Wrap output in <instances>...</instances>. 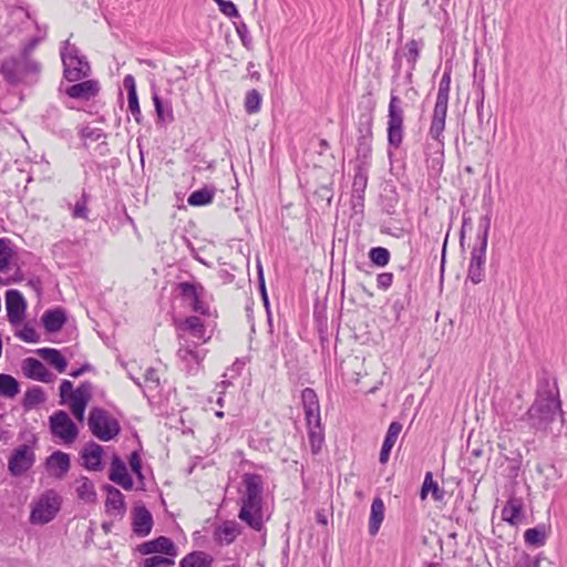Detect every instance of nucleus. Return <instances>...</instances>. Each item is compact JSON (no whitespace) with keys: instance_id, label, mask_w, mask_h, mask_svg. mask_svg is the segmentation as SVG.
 Segmentation results:
<instances>
[{"instance_id":"1","label":"nucleus","mask_w":567,"mask_h":567,"mask_svg":"<svg viewBox=\"0 0 567 567\" xmlns=\"http://www.w3.org/2000/svg\"><path fill=\"white\" fill-rule=\"evenodd\" d=\"M563 422L561 402L556 382L543 377L538 380L536 398L519 421L526 422L535 432H546L556 421Z\"/></svg>"},{"instance_id":"2","label":"nucleus","mask_w":567,"mask_h":567,"mask_svg":"<svg viewBox=\"0 0 567 567\" xmlns=\"http://www.w3.org/2000/svg\"><path fill=\"white\" fill-rule=\"evenodd\" d=\"M245 493L240 498L241 507L238 518L250 528L260 532L264 528L262 518V477L259 474L246 473L243 476Z\"/></svg>"},{"instance_id":"3","label":"nucleus","mask_w":567,"mask_h":567,"mask_svg":"<svg viewBox=\"0 0 567 567\" xmlns=\"http://www.w3.org/2000/svg\"><path fill=\"white\" fill-rule=\"evenodd\" d=\"M451 74L452 69L445 66L444 73L439 84L436 102L434 105L431 126L429 130L430 136L437 142H441L445 128V120L451 87Z\"/></svg>"},{"instance_id":"4","label":"nucleus","mask_w":567,"mask_h":567,"mask_svg":"<svg viewBox=\"0 0 567 567\" xmlns=\"http://www.w3.org/2000/svg\"><path fill=\"white\" fill-rule=\"evenodd\" d=\"M102 91L97 79H84L73 82V110L83 111L90 115L99 113L96 100Z\"/></svg>"},{"instance_id":"5","label":"nucleus","mask_w":567,"mask_h":567,"mask_svg":"<svg viewBox=\"0 0 567 567\" xmlns=\"http://www.w3.org/2000/svg\"><path fill=\"white\" fill-rule=\"evenodd\" d=\"M62 498L54 491H47L34 498L30 504L29 520L32 525L50 523L60 512Z\"/></svg>"},{"instance_id":"6","label":"nucleus","mask_w":567,"mask_h":567,"mask_svg":"<svg viewBox=\"0 0 567 567\" xmlns=\"http://www.w3.org/2000/svg\"><path fill=\"white\" fill-rule=\"evenodd\" d=\"M87 425L92 434L104 442L113 440L121 431L118 421L102 408L90 411Z\"/></svg>"},{"instance_id":"7","label":"nucleus","mask_w":567,"mask_h":567,"mask_svg":"<svg viewBox=\"0 0 567 567\" xmlns=\"http://www.w3.org/2000/svg\"><path fill=\"white\" fill-rule=\"evenodd\" d=\"M401 103V99L392 92L388 109L386 137L389 147L395 150L402 145L404 135V111Z\"/></svg>"},{"instance_id":"8","label":"nucleus","mask_w":567,"mask_h":567,"mask_svg":"<svg viewBox=\"0 0 567 567\" xmlns=\"http://www.w3.org/2000/svg\"><path fill=\"white\" fill-rule=\"evenodd\" d=\"M27 300L17 289H10L6 292V311L8 321L12 327L21 326L25 318Z\"/></svg>"},{"instance_id":"9","label":"nucleus","mask_w":567,"mask_h":567,"mask_svg":"<svg viewBox=\"0 0 567 567\" xmlns=\"http://www.w3.org/2000/svg\"><path fill=\"white\" fill-rule=\"evenodd\" d=\"M177 290L182 299L188 302L193 310L200 315H208L209 307L202 301L204 287L199 282L183 281L177 285Z\"/></svg>"},{"instance_id":"10","label":"nucleus","mask_w":567,"mask_h":567,"mask_svg":"<svg viewBox=\"0 0 567 567\" xmlns=\"http://www.w3.org/2000/svg\"><path fill=\"white\" fill-rule=\"evenodd\" d=\"M136 550L141 555L162 554L172 559L178 555L177 546L166 536H159L155 539L144 542L136 547Z\"/></svg>"},{"instance_id":"11","label":"nucleus","mask_w":567,"mask_h":567,"mask_svg":"<svg viewBox=\"0 0 567 567\" xmlns=\"http://www.w3.org/2000/svg\"><path fill=\"white\" fill-rule=\"evenodd\" d=\"M301 402L305 411L307 429H318L321 425L320 404L316 391L311 388H306L301 392Z\"/></svg>"},{"instance_id":"12","label":"nucleus","mask_w":567,"mask_h":567,"mask_svg":"<svg viewBox=\"0 0 567 567\" xmlns=\"http://www.w3.org/2000/svg\"><path fill=\"white\" fill-rule=\"evenodd\" d=\"M35 455L33 450L28 445L19 446L8 462L11 474L18 476L27 472L34 463Z\"/></svg>"},{"instance_id":"13","label":"nucleus","mask_w":567,"mask_h":567,"mask_svg":"<svg viewBox=\"0 0 567 567\" xmlns=\"http://www.w3.org/2000/svg\"><path fill=\"white\" fill-rule=\"evenodd\" d=\"M485 245H477L471 251V261L467 270V279L477 285L483 281L485 277V260H486Z\"/></svg>"},{"instance_id":"14","label":"nucleus","mask_w":567,"mask_h":567,"mask_svg":"<svg viewBox=\"0 0 567 567\" xmlns=\"http://www.w3.org/2000/svg\"><path fill=\"white\" fill-rule=\"evenodd\" d=\"M154 525L151 512L144 506H135L132 513V529L138 537H146L151 534Z\"/></svg>"},{"instance_id":"15","label":"nucleus","mask_w":567,"mask_h":567,"mask_svg":"<svg viewBox=\"0 0 567 567\" xmlns=\"http://www.w3.org/2000/svg\"><path fill=\"white\" fill-rule=\"evenodd\" d=\"M51 433L68 444L71 442V419L64 411H56L49 417Z\"/></svg>"},{"instance_id":"16","label":"nucleus","mask_w":567,"mask_h":567,"mask_svg":"<svg viewBox=\"0 0 567 567\" xmlns=\"http://www.w3.org/2000/svg\"><path fill=\"white\" fill-rule=\"evenodd\" d=\"M179 340H183V336L179 334ZM197 343L188 344L187 340L184 343L181 342V347L177 350V358L185 363L187 372H196L199 368L203 357L195 350Z\"/></svg>"},{"instance_id":"17","label":"nucleus","mask_w":567,"mask_h":567,"mask_svg":"<svg viewBox=\"0 0 567 567\" xmlns=\"http://www.w3.org/2000/svg\"><path fill=\"white\" fill-rule=\"evenodd\" d=\"M0 74L10 85H18L23 81L22 65L14 56H9L1 61Z\"/></svg>"},{"instance_id":"18","label":"nucleus","mask_w":567,"mask_h":567,"mask_svg":"<svg viewBox=\"0 0 567 567\" xmlns=\"http://www.w3.org/2000/svg\"><path fill=\"white\" fill-rule=\"evenodd\" d=\"M109 478L124 489L133 488V480L130 476L125 463L120 456L114 455L111 462Z\"/></svg>"},{"instance_id":"19","label":"nucleus","mask_w":567,"mask_h":567,"mask_svg":"<svg viewBox=\"0 0 567 567\" xmlns=\"http://www.w3.org/2000/svg\"><path fill=\"white\" fill-rule=\"evenodd\" d=\"M69 467L70 456L61 451L52 453L45 461V470L52 477H63L68 473Z\"/></svg>"},{"instance_id":"20","label":"nucleus","mask_w":567,"mask_h":567,"mask_svg":"<svg viewBox=\"0 0 567 567\" xmlns=\"http://www.w3.org/2000/svg\"><path fill=\"white\" fill-rule=\"evenodd\" d=\"M103 447L95 443H87L81 451V457L83 460V466L90 471H101Z\"/></svg>"},{"instance_id":"21","label":"nucleus","mask_w":567,"mask_h":567,"mask_svg":"<svg viewBox=\"0 0 567 567\" xmlns=\"http://www.w3.org/2000/svg\"><path fill=\"white\" fill-rule=\"evenodd\" d=\"M16 251L13 244L9 238H0V274H7L13 266ZM10 284L9 279H3L0 276V285L7 286Z\"/></svg>"},{"instance_id":"22","label":"nucleus","mask_w":567,"mask_h":567,"mask_svg":"<svg viewBox=\"0 0 567 567\" xmlns=\"http://www.w3.org/2000/svg\"><path fill=\"white\" fill-rule=\"evenodd\" d=\"M241 533L240 525L235 520H225L221 525L215 528L214 539L219 545H230L235 542Z\"/></svg>"},{"instance_id":"23","label":"nucleus","mask_w":567,"mask_h":567,"mask_svg":"<svg viewBox=\"0 0 567 567\" xmlns=\"http://www.w3.org/2000/svg\"><path fill=\"white\" fill-rule=\"evenodd\" d=\"M401 431L402 424L400 422L393 421L390 423L380 451L379 461L381 464H386L389 462L391 450L393 449Z\"/></svg>"},{"instance_id":"24","label":"nucleus","mask_w":567,"mask_h":567,"mask_svg":"<svg viewBox=\"0 0 567 567\" xmlns=\"http://www.w3.org/2000/svg\"><path fill=\"white\" fill-rule=\"evenodd\" d=\"M24 374L28 378L41 381L50 382L52 379L51 373L47 367L37 359L28 358L23 362Z\"/></svg>"},{"instance_id":"25","label":"nucleus","mask_w":567,"mask_h":567,"mask_svg":"<svg viewBox=\"0 0 567 567\" xmlns=\"http://www.w3.org/2000/svg\"><path fill=\"white\" fill-rule=\"evenodd\" d=\"M385 506L381 497H375L371 504L370 517H369V533L371 536H375L381 527L384 519Z\"/></svg>"},{"instance_id":"26","label":"nucleus","mask_w":567,"mask_h":567,"mask_svg":"<svg viewBox=\"0 0 567 567\" xmlns=\"http://www.w3.org/2000/svg\"><path fill=\"white\" fill-rule=\"evenodd\" d=\"M78 134L84 147H89L91 143L100 140H106L107 135L103 128L93 127L90 124H82L78 126ZM101 145H106L103 141Z\"/></svg>"},{"instance_id":"27","label":"nucleus","mask_w":567,"mask_h":567,"mask_svg":"<svg viewBox=\"0 0 567 567\" xmlns=\"http://www.w3.org/2000/svg\"><path fill=\"white\" fill-rule=\"evenodd\" d=\"M92 75V68L86 56L73 45V82L87 79Z\"/></svg>"},{"instance_id":"28","label":"nucleus","mask_w":567,"mask_h":567,"mask_svg":"<svg viewBox=\"0 0 567 567\" xmlns=\"http://www.w3.org/2000/svg\"><path fill=\"white\" fill-rule=\"evenodd\" d=\"M178 329L188 332L193 338L206 342V329L200 318L190 316L179 323Z\"/></svg>"},{"instance_id":"29","label":"nucleus","mask_w":567,"mask_h":567,"mask_svg":"<svg viewBox=\"0 0 567 567\" xmlns=\"http://www.w3.org/2000/svg\"><path fill=\"white\" fill-rule=\"evenodd\" d=\"M41 321L48 332H56L63 327L64 322L66 321V317L62 310L52 309L47 310L42 315Z\"/></svg>"},{"instance_id":"30","label":"nucleus","mask_w":567,"mask_h":567,"mask_svg":"<svg viewBox=\"0 0 567 567\" xmlns=\"http://www.w3.org/2000/svg\"><path fill=\"white\" fill-rule=\"evenodd\" d=\"M372 125H373V107H365L363 112H361L358 116L357 121V132L358 137L361 138H372Z\"/></svg>"},{"instance_id":"31","label":"nucleus","mask_w":567,"mask_h":567,"mask_svg":"<svg viewBox=\"0 0 567 567\" xmlns=\"http://www.w3.org/2000/svg\"><path fill=\"white\" fill-rule=\"evenodd\" d=\"M213 557L202 550H195L187 554L179 561V567H212Z\"/></svg>"},{"instance_id":"32","label":"nucleus","mask_w":567,"mask_h":567,"mask_svg":"<svg viewBox=\"0 0 567 567\" xmlns=\"http://www.w3.org/2000/svg\"><path fill=\"white\" fill-rule=\"evenodd\" d=\"M105 491L107 493L105 506L107 511H115L118 514L125 512L124 495L112 485H106Z\"/></svg>"},{"instance_id":"33","label":"nucleus","mask_w":567,"mask_h":567,"mask_svg":"<svg viewBox=\"0 0 567 567\" xmlns=\"http://www.w3.org/2000/svg\"><path fill=\"white\" fill-rule=\"evenodd\" d=\"M215 187L205 186L200 189L194 190L187 198V203L190 206L198 207L205 206L213 202L215 197Z\"/></svg>"},{"instance_id":"34","label":"nucleus","mask_w":567,"mask_h":567,"mask_svg":"<svg viewBox=\"0 0 567 567\" xmlns=\"http://www.w3.org/2000/svg\"><path fill=\"white\" fill-rule=\"evenodd\" d=\"M523 517V506L516 499H511L502 509V518L511 525H517Z\"/></svg>"},{"instance_id":"35","label":"nucleus","mask_w":567,"mask_h":567,"mask_svg":"<svg viewBox=\"0 0 567 567\" xmlns=\"http://www.w3.org/2000/svg\"><path fill=\"white\" fill-rule=\"evenodd\" d=\"M38 353L44 361L54 367L58 372L62 373L65 371L68 363L60 351L55 349L43 348L40 349Z\"/></svg>"},{"instance_id":"36","label":"nucleus","mask_w":567,"mask_h":567,"mask_svg":"<svg viewBox=\"0 0 567 567\" xmlns=\"http://www.w3.org/2000/svg\"><path fill=\"white\" fill-rule=\"evenodd\" d=\"M430 492L435 501H441L444 497V491L440 488L439 484L433 480L432 472H426L420 493L421 498L424 499Z\"/></svg>"},{"instance_id":"37","label":"nucleus","mask_w":567,"mask_h":567,"mask_svg":"<svg viewBox=\"0 0 567 567\" xmlns=\"http://www.w3.org/2000/svg\"><path fill=\"white\" fill-rule=\"evenodd\" d=\"M524 540L526 544L540 547L546 543V527L545 525H537L536 527L528 528L524 533Z\"/></svg>"},{"instance_id":"38","label":"nucleus","mask_w":567,"mask_h":567,"mask_svg":"<svg viewBox=\"0 0 567 567\" xmlns=\"http://www.w3.org/2000/svg\"><path fill=\"white\" fill-rule=\"evenodd\" d=\"M152 100H153V104H154L155 112L157 115V121L158 122H173L174 114H173L172 106L169 104L165 106L161 96L156 92L152 93Z\"/></svg>"},{"instance_id":"39","label":"nucleus","mask_w":567,"mask_h":567,"mask_svg":"<svg viewBox=\"0 0 567 567\" xmlns=\"http://www.w3.org/2000/svg\"><path fill=\"white\" fill-rule=\"evenodd\" d=\"M45 401V395L40 386H33L27 390L23 396V408L31 410Z\"/></svg>"},{"instance_id":"40","label":"nucleus","mask_w":567,"mask_h":567,"mask_svg":"<svg viewBox=\"0 0 567 567\" xmlns=\"http://www.w3.org/2000/svg\"><path fill=\"white\" fill-rule=\"evenodd\" d=\"M19 393L18 381L9 374H0V395L6 398H14Z\"/></svg>"},{"instance_id":"41","label":"nucleus","mask_w":567,"mask_h":567,"mask_svg":"<svg viewBox=\"0 0 567 567\" xmlns=\"http://www.w3.org/2000/svg\"><path fill=\"white\" fill-rule=\"evenodd\" d=\"M75 396V404L86 406L93 396V384L89 381L81 382L73 389V398Z\"/></svg>"},{"instance_id":"42","label":"nucleus","mask_w":567,"mask_h":567,"mask_svg":"<svg viewBox=\"0 0 567 567\" xmlns=\"http://www.w3.org/2000/svg\"><path fill=\"white\" fill-rule=\"evenodd\" d=\"M421 48L422 41H417L415 39L408 41L405 44L406 51L403 53L402 56L405 58L411 70H415L416 62L420 58Z\"/></svg>"},{"instance_id":"43","label":"nucleus","mask_w":567,"mask_h":567,"mask_svg":"<svg viewBox=\"0 0 567 567\" xmlns=\"http://www.w3.org/2000/svg\"><path fill=\"white\" fill-rule=\"evenodd\" d=\"M368 256L371 262L377 267H385L391 258L389 249L381 246L372 247Z\"/></svg>"},{"instance_id":"44","label":"nucleus","mask_w":567,"mask_h":567,"mask_svg":"<svg viewBox=\"0 0 567 567\" xmlns=\"http://www.w3.org/2000/svg\"><path fill=\"white\" fill-rule=\"evenodd\" d=\"M491 220H492V212H491V209H488V212L484 216H482L478 221V235H477L478 245L487 246L488 234H489V228H491Z\"/></svg>"},{"instance_id":"45","label":"nucleus","mask_w":567,"mask_h":567,"mask_svg":"<svg viewBox=\"0 0 567 567\" xmlns=\"http://www.w3.org/2000/svg\"><path fill=\"white\" fill-rule=\"evenodd\" d=\"M261 94L252 89L247 92L245 97V110L248 114L257 113L260 110Z\"/></svg>"},{"instance_id":"46","label":"nucleus","mask_w":567,"mask_h":567,"mask_svg":"<svg viewBox=\"0 0 567 567\" xmlns=\"http://www.w3.org/2000/svg\"><path fill=\"white\" fill-rule=\"evenodd\" d=\"M308 439L311 452L313 454H318L321 450L324 436H323V429L322 426L318 429L310 427L308 429Z\"/></svg>"},{"instance_id":"47","label":"nucleus","mask_w":567,"mask_h":567,"mask_svg":"<svg viewBox=\"0 0 567 567\" xmlns=\"http://www.w3.org/2000/svg\"><path fill=\"white\" fill-rule=\"evenodd\" d=\"M14 336L20 340L28 343H37L40 341V336L37 330L29 323L23 324V327L14 332Z\"/></svg>"},{"instance_id":"48","label":"nucleus","mask_w":567,"mask_h":567,"mask_svg":"<svg viewBox=\"0 0 567 567\" xmlns=\"http://www.w3.org/2000/svg\"><path fill=\"white\" fill-rule=\"evenodd\" d=\"M89 200L90 195L83 192L81 198L73 206V217L89 219Z\"/></svg>"},{"instance_id":"49","label":"nucleus","mask_w":567,"mask_h":567,"mask_svg":"<svg viewBox=\"0 0 567 567\" xmlns=\"http://www.w3.org/2000/svg\"><path fill=\"white\" fill-rule=\"evenodd\" d=\"M159 384L161 382L157 371L154 368H148L144 374V386L146 388L144 390V394L146 395V390H157L159 388Z\"/></svg>"},{"instance_id":"50","label":"nucleus","mask_w":567,"mask_h":567,"mask_svg":"<svg viewBox=\"0 0 567 567\" xmlns=\"http://www.w3.org/2000/svg\"><path fill=\"white\" fill-rule=\"evenodd\" d=\"M76 491L79 497L84 502H94L96 494L92 482H90L89 480H84L82 484L76 488Z\"/></svg>"},{"instance_id":"51","label":"nucleus","mask_w":567,"mask_h":567,"mask_svg":"<svg viewBox=\"0 0 567 567\" xmlns=\"http://www.w3.org/2000/svg\"><path fill=\"white\" fill-rule=\"evenodd\" d=\"M162 565L172 566L174 565V559L161 555H154L140 563V567H159Z\"/></svg>"},{"instance_id":"52","label":"nucleus","mask_w":567,"mask_h":567,"mask_svg":"<svg viewBox=\"0 0 567 567\" xmlns=\"http://www.w3.org/2000/svg\"><path fill=\"white\" fill-rule=\"evenodd\" d=\"M257 275H258V289H259L264 306H265L266 310L269 312V299H268L267 289H266L264 270H262L260 262H258V265H257Z\"/></svg>"},{"instance_id":"53","label":"nucleus","mask_w":567,"mask_h":567,"mask_svg":"<svg viewBox=\"0 0 567 567\" xmlns=\"http://www.w3.org/2000/svg\"><path fill=\"white\" fill-rule=\"evenodd\" d=\"M127 107L131 114L134 116L135 121L140 123L142 112L140 107L137 93H132L131 95H127Z\"/></svg>"},{"instance_id":"54","label":"nucleus","mask_w":567,"mask_h":567,"mask_svg":"<svg viewBox=\"0 0 567 567\" xmlns=\"http://www.w3.org/2000/svg\"><path fill=\"white\" fill-rule=\"evenodd\" d=\"M219 11L228 18H238L239 12L237 7L233 1L229 0H220L217 2Z\"/></svg>"},{"instance_id":"55","label":"nucleus","mask_w":567,"mask_h":567,"mask_svg":"<svg viewBox=\"0 0 567 567\" xmlns=\"http://www.w3.org/2000/svg\"><path fill=\"white\" fill-rule=\"evenodd\" d=\"M236 32L243 43V45L247 49H249L251 44V38L249 35V30L247 24L244 21H240L238 23H235Z\"/></svg>"},{"instance_id":"56","label":"nucleus","mask_w":567,"mask_h":567,"mask_svg":"<svg viewBox=\"0 0 567 567\" xmlns=\"http://www.w3.org/2000/svg\"><path fill=\"white\" fill-rule=\"evenodd\" d=\"M393 284V274L392 272H382L377 277V286L379 289L385 291Z\"/></svg>"},{"instance_id":"57","label":"nucleus","mask_w":567,"mask_h":567,"mask_svg":"<svg viewBox=\"0 0 567 567\" xmlns=\"http://www.w3.org/2000/svg\"><path fill=\"white\" fill-rule=\"evenodd\" d=\"M368 178L362 173H357L353 178L352 193H364L367 187Z\"/></svg>"},{"instance_id":"58","label":"nucleus","mask_w":567,"mask_h":567,"mask_svg":"<svg viewBox=\"0 0 567 567\" xmlns=\"http://www.w3.org/2000/svg\"><path fill=\"white\" fill-rule=\"evenodd\" d=\"M371 140L372 138H361L357 137L358 145H357V152L359 156L367 157L371 152Z\"/></svg>"},{"instance_id":"59","label":"nucleus","mask_w":567,"mask_h":567,"mask_svg":"<svg viewBox=\"0 0 567 567\" xmlns=\"http://www.w3.org/2000/svg\"><path fill=\"white\" fill-rule=\"evenodd\" d=\"M128 462L133 473L142 476V461L140 454L136 451L131 453Z\"/></svg>"},{"instance_id":"60","label":"nucleus","mask_w":567,"mask_h":567,"mask_svg":"<svg viewBox=\"0 0 567 567\" xmlns=\"http://www.w3.org/2000/svg\"><path fill=\"white\" fill-rule=\"evenodd\" d=\"M351 204L355 213L362 212L364 207V193H352Z\"/></svg>"},{"instance_id":"61","label":"nucleus","mask_w":567,"mask_h":567,"mask_svg":"<svg viewBox=\"0 0 567 567\" xmlns=\"http://www.w3.org/2000/svg\"><path fill=\"white\" fill-rule=\"evenodd\" d=\"M60 396L62 403H66L71 400V381L64 380L60 386Z\"/></svg>"},{"instance_id":"62","label":"nucleus","mask_w":567,"mask_h":567,"mask_svg":"<svg viewBox=\"0 0 567 567\" xmlns=\"http://www.w3.org/2000/svg\"><path fill=\"white\" fill-rule=\"evenodd\" d=\"M123 84H124V87L127 91V95H131L132 93H137L136 92L135 80H134L133 75H131V74L125 75V78L123 80Z\"/></svg>"},{"instance_id":"63","label":"nucleus","mask_w":567,"mask_h":567,"mask_svg":"<svg viewBox=\"0 0 567 567\" xmlns=\"http://www.w3.org/2000/svg\"><path fill=\"white\" fill-rule=\"evenodd\" d=\"M401 68H402V54L399 50H396L394 53V56H393V64H392V69L394 71L395 76L400 75Z\"/></svg>"},{"instance_id":"64","label":"nucleus","mask_w":567,"mask_h":567,"mask_svg":"<svg viewBox=\"0 0 567 567\" xmlns=\"http://www.w3.org/2000/svg\"><path fill=\"white\" fill-rule=\"evenodd\" d=\"M86 406L73 403V419L83 422Z\"/></svg>"}]
</instances>
